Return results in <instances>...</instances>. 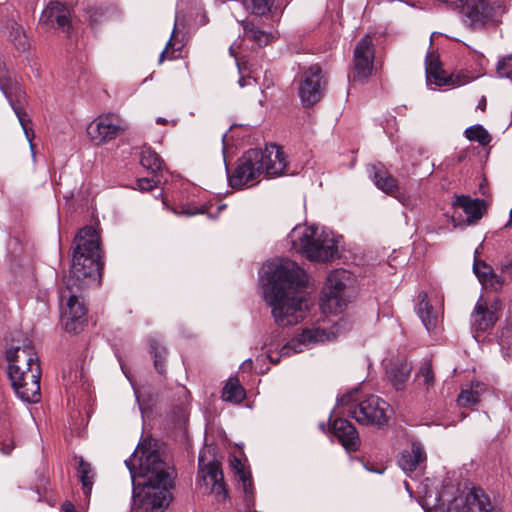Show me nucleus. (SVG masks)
<instances>
[{
    "label": "nucleus",
    "instance_id": "f257e3e1",
    "mask_svg": "<svg viewBox=\"0 0 512 512\" xmlns=\"http://www.w3.org/2000/svg\"><path fill=\"white\" fill-rule=\"evenodd\" d=\"M103 266L100 236L91 226L82 228L74 238L69 274L64 277L65 286L59 291L61 317L67 332L77 334L87 323L82 293L100 285Z\"/></svg>",
    "mask_w": 512,
    "mask_h": 512
},
{
    "label": "nucleus",
    "instance_id": "f03ea898",
    "mask_svg": "<svg viewBox=\"0 0 512 512\" xmlns=\"http://www.w3.org/2000/svg\"><path fill=\"white\" fill-rule=\"evenodd\" d=\"M266 274L269 282L265 298L272 308L275 323L283 327L299 323L308 310L302 291L307 282L305 271L296 262L281 259L275 265L269 264Z\"/></svg>",
    "mask_w": 512,
    "mask_h": 512
},
{
    "label": "nucleus",
    "instance_id": "7ed1b4c3",
    "mask_svg": "<svg viewBox=\"0 0 512 512\" xmlns=\"http://www.w3.org/2000/svg\"><path fill=\"white\" fill-rule=\"evenodd\" d=\"M133 481L134 512H163L171 499L174 471L161 459L157 451L145 453L136 476L132 460L125 461Z\"/></svg>",
    "mask_w": 512,
    "mask_h": 512
},
{
    "label": "nucleus",
    "instance_id": "20e7f679",
    "mask_svg": "<svg viewBox=\"0 0 512 512\" xmlns=\"http://www.w3.org/2000/svg\"><path fill=\"white\" fill-rule=\"evenodd\" d=\"M287 160L282 149L276 144H269L265 149H250L236 162L228 181L232 188L240 189L256 180L262 174L268 177L281 176L285 173Z\"/></svg>",
    "mask_w": 512,
    "mask_h": 512
},
{
    "label": "nucleus",
    "instance_id": "39448f33",
    "mask_svg": "<svg viewBox=\"0 0 512 512\" xmlns=\"http://www.w3.org/2000/svg\"><path fill=\"white\" fill-rule=\"evenodd\" d=\"M292 248L310 261L330 262L339 256L337 240L317 226H297L289 234Z\"/></svg>",
    "mask_w": 512,
    "mask_h": 512
},
{
    "label": "nucleus",
    "instance_id": "423d86ee",
    "mask_svg": "<svg viewBox=\"0 0 512 512\" xmlns=\"http://www.w3.org/2000/svg\"><path fill=\"white\" fill-rule=\"evenodd\" d=\"M337 406L343 409L342 413L354 418L361 425H387V410L389 405L377 396L371 395L363 400L358 398V390L342 395Z\"/></svg>",
    "mask_w": 512,
    "mask_h": 512
},
{
    "label": "nucleus",
    "instance_id": "0eeeda50",
    "mask_svg": "<svg viewBox=\"0 0 512 512\" xmlns=\"http://www.w3.org/2000/svg\"><path fill=\"white\" fill-rule=\"evenodd\" d=\"M455 11L459 13L462 23L472 31L499 25L507 12L504 2L500 0H461Z\"/></svg>",
    "mask_w": 512,
    "mask_h": 512
},
{
    "label": "nucleus",
    "instance_id": "6e6552de",
    "mask_svg": "<svg viewBox=\"0 0 512 512\" xmlns=\"http://www.w3.org/2000/svg\"><path fill=\"white\" fill-rule=\"evenodd\" d=\"M0 90L7 98L10 106L16 114L19 123L25 133V136L29 141L32 157L35 159V145L32 143L34 133L30 126L31 120L24 110V104L26 103V93L19 84L15 74L7 70L6 67L1 63Z\"/></svg>",
    "mask_w": 512,
    "mask_h": 512
},
{
    "label": "nucleus",
    "instance_id": "1a4fd4ad",
    "mask_svg": "<svg viewBox=\"0 0 512 512\" xmlns=\"http://www.w3.org/2000/svg\"><path fill=\"white\" fill-rule=\"evenodd\" d=\"M8 375L16 395L22 401L36 403L40 400V365H32L27 370H23L19 364L9 365Z\"/></svg>",
    "mask_w": 512,
    "mask_h": 512
},
{
    "label": "nucleus",
    "instance_id": "9d476101",
    "mask_svg": "<svg viewBox=\"0 0 512 512\" xmlns=\"http://www.w3.org/2000/svg\"><path fill=\"white\" fill-rule=\"evenodd\" d=\"M326 84L325 75L318 64L304 70L298 87V95L303 107L309 108L319 102L324 95Z\"/></svg>",
    "mask_w": 512,
    "mask_h": 512
},
{
    "label": "nucleus",
    "instance_id": "9b49d317",
    "mask_svg": "<svg viewBox=\"0 0 512 512\" xmlns=\"http://www.w3.org/2000/svg\"><path fill=\"white\" fill-rule=\"evenodd\" d=\"M500 274L494 272L493 268L485 261L475 258L473 272L479 282L487 290L499 292L504 285L512 282V258L505 257L499 263Z\"/></svg>",
    "mask_w": 512,
    "mask_h": 512
},
{
    "label": "nucleus",
    "instance_id": "f8f14e48",
    "mask_svg": "<svg viewBox=\"0 0 512 512\" xmlns=\"http://www.w3.org/2000/svg\"><path fill=\"white\" fill-rule=\"evenodd\" d=\"M349 273L345 270H334L326 280L322 291L321 306L324 311L337 313L346 305V286Z\"/></svg>",
    "mask_w": 512,
    "mask_h": 512
},
{
    "label": "nucleus",
    "instance_id": "ddd939ff",
    "mask_svg": "<svg viewBox=\"0 0 512 512\" xmlns=\"http://www.w3.org/2000/svg\"><path fill=\"white\" fill-rule=\"evenodd\" d=\"M375 47L369 35L364 36L356 44L353 51L351 79L353 82L364 83L372 75L374 69Z\"/></svg>",
    "mask_w": 512,
    "mask_h": 512
},
{
    "label": "nucleus",
    "instance_id": "4468645a",
    "mask_svg": "<svg viewBox=\"0 0 512 512\" xmlns=\"http://www.w3.org/2000/svg\"><path fill=\"white\" fill-rule=\"evenodd\" d=\"M126 129L124 121L114 113L103 114L87 126V135L92 143L101 145L115 139Z\"/></svg>",
    "mask_w": 512,
    "mask_h": 512
},
{
    "label": "nucleus",
    "instance_id": "2eb2a0df",
    "mask_svg": "<svg viewBox=\"0 0 512 512\" xmlns=\"http://www.w3.org/2000/svg\"><path fill=\"white\" fill-rule=\"evenodd\" d=\"M500 309L501 301L499 298L494 299L490 305L482 296L477 300L470 317L471 328L476 340L479 333H485L493 329L499 319L498 312Z\"/></svg>",
    "mask_w": 512,
    "mask_h": 512
},
{
    "label": "nucleus",
    "instance_id": "dca6fc26",
    "mask_svg": "<svg viewBox=\"0 0 512 512\" xmlns=\"http://www.w3.org/2000/svg\"><path fill=\"white\" fill-rule=\"evenodd\" d=\"M435 512H498L482 489L474 488L465 497L454 498L446 510Z\"/></svg>",
    "mask_w": 512,
    "mask_h": 512
},
{
    "label": "nucleus",
    "instance_id": "f3484780",
    "mask_svg": "<svg viewBox=\"0 0 512 512\" xmlns=\"http://www.w3.org/2000/svg\"><path fill=\"white\" fill-rule=\"evenodd\" d=\"M334 333L328 332L325 329L314 328L304 330L297 338L292 339L286 345H284L280 354L276 357L269 355V359L272 363L277 364L280 361V357H288L292 354L300 353L303 351V346L316 342L330 341L334 338Z\"/></svg>",
    "mask_w": 512,
    "mask_h": 512
},
{
    "label": "nucleus",
    "instance_id": "a211bd4d",
    "mask_svg": "<svg viewBox=\"0 0 512 512\" xmlns=\"http://www.w3.org/2000/svg\"><path fill=\"white\" fill-rule=\"evenodd\" d=\"M199 477L203 480L204 484L211 490V492L218 495L222 500L228 496L225 488L223 473L220 463L217 461L205 462L204 454L199 455Z\"/></svg>",
    "mask_w": 512,
    "mask_h": 512
},
{
    "label": "nucleus",
    "instance_id": "6ab92c4d",
    "mask_svg": "<svg viewBox=\"0 0 512 512\" xmlns=\"http://www.w3.org/2000/svg\"><path fill=\"white\" fill-rule=\"evenodd\" d=\"M39 24L46 30L57 27L68 33L71 28L70 10L61 2L52 1L42 12Z\"/></svg>",
    "mask_w": 512,
    "mask_h": 512
},
{
    "label": "nucleus",
    "instance_id": "aec40b11",
    "mask_svg": "<svg viewBox=\"0 0 512 512\" xmlns=\"http://www.w3.org/2000/svg\"><path fill=\"white\" fill-rule=\"evenodd\" d=\"M369 171L377 188L388 195L394 196L402 204H407L408 196L404 192L399 191L397 180L381 163L372 164Z\"/></svg>",
    "mask_w": 512,
    "mask_h": 512
},
{
    "label": "nucleus",
    "instance_id": "412c9836",
    "mask_svg": "<svg viewBox=\"0 0 512 512\" xmlns=\"http://www.w3.org/2000/svg\"><path fill=\"white\" fill-rule=\"evenodd\" d=\"M332 432L342 446L349 452L360 447V438L355 426L344 418H336L332 423Z\"/></svg>",
    "mask_w": 512,
    "mask_h": 512
},
{
    "label": "nucleus",
    "instance_id": "4be33fe9",
    "mask_svg": "<svg viewBox=\"0 0 512 512\" xmlns=\"http://www.w3.org/2000/svg\"><path fill=\"white\" fill-rule=\"evenodd\" d=\"M6 358L9 365L19 364L23 367V370H27V367L32 365H40L38 358L34 352L33 347L28 344L21 347H15L6 351Z\"/></svg>",
    "mask_w": 512,
    "mask_h": 512
},
{
    "label": "nucleus",
    "instance_id": "5701e85b",
    "mask_svg": "<svg viewBox=\"0 0 512 512\" xmlns=\"http://www.w3.org/2000/svg\"><path fill=\"white\" fill-rule=\"evenodd\" d=\"M426 453L420 444L412 443L410 450H404L400 453L398 464L405 472H413L416 468L425 462Z\"/></svg>",
    "mask_w": 512,
    "mask_h": 512
},
{
    "label": "nucleus",
    "instance_id": "b1692460",
    "mask_svg": "<svg viewBox=\"0 0 512 512\" xmlns=\"http://www.w3.org/2000/svg\"><path fill=\"white\" fill-rule=\"evenodd\" d=\"M425 68L427 81L433 82L437 86L450 85L452 79L447 77L445 71L441 68L438 55L430 52L426 55Z\"/></svg>",
    "mask_w": 512,
    "mask_h": 512
},
{
    "label": "nucleus",
    "instance_id": "393cba45",
    "mask_svg": "<svg viewBox=\"0 0 512 512\" xmlns=\"http://www.w3.org/2000/svg\"><path fill=\"white\" fill-rule=\"evenodd\" d=\"M415 309L427 331H434L438 324V315L428 301L427 294L425 292H420L418 294V303Z\"/></svg>",
    "mask_w": 512,
    "mask_h": 512
},
{
    "label": "nucleus",
    "instance_id": "a878e982",
    "mask_svg": "<svg viewBox=\"0 0 512 512\" xmlns=\"http://www.w3.org/2000/svg\"><path fill=\"white\" fill-rule=\"evenodd\" d=\"M453 205L462 208L467 215L468 222H474L482 218L485 203L481 199H471L469 196H456Z\"/></svg>",
    "mask_w": 512,
    "mask_h": 512
},
{
    "label": "nucleus",
    "instance_id": "bb28decb",
    "mask_svg": "<svg viewBox=\"0 0 512 512\" xmlns=\"http://www.w3.org/2000/svg\"><path fill=\"white\" fill-rule=\"evenodd\" d=\"M78 460V478L82 484V490L86 499L90 498L92 487L94 484L95 472L90 463L86 462L82 457Z\"/></svg>",
    "mask_w": 512,
    "mask_h": 512
},
{
    "label": "nucleus",
    "instance_id": "cd10ccee",
    "mask_svg": "<svg viewBox=\"0 0 512 512\" xmlns=\"http://www.w3.org/2000/svg\"><path fill=\"white\" fill-rule=\"evenodd\" d=\"M149 348L156 371L164 375L166 373L167 348L155 337L149 339Z\"/></svg>",
    "mask_w": 512,
    "mask_h": 512
},
{
    "label": "nucleus",
    "instance_id": "c85d7f7f",
    "mask_svg": "<svg viewBox=\"0 0 512 512\" xmlns=\"http://www.w3.org/2000/svg\"><path fill=\"white\" fill-rule=\"evenodd\" d=\"M411 372V365L407 362L394 364L389 372L391 382L397 391L403 390Z\"/></svg>",
    "mask_w": 512,
    "mask_h": 512
},
{
    "label": "nucleus",
    "instance_id": "c756f323",
    "mask_svg": "<svg viewBox=\"0 0 512 512\" xmlns=\"http://www.w3.org/2000/svg\"><path fill=\"white\" fill-rule=\"evenodd\" d=\"M222 398L232 403H240L245 398V390L237 378H230L222 391Z\"/></svg>",
    "mask_w": 512,
    "mask_h": 512
},
{
    "label": "nucleus",
    "instance_id": "7c9ffc66",
    "mask_svg": "<svg viewBox=\"0 0 512 512\" xmlns=\"http://www.w3.org/2000/svg\"><path fill=\"white\" fill-rule=\"evenodd\" d=\"M140 164L146 170L156 173L162 169L163 161L155 151L147 148L141 152Z\"/></svg>",
    "mask_w": 512,
    "mask_h": 512
},
{
    "label": "nucleus",
    "instance_id": "2f4dec72",
    "mask_svg": "<svg viewBox=\"0 0 512 512\" xmlns=\"http://www.w3.org/2000/svg\"><path fill=\"white\" fill-rule=\"evenodd\" d=\"M243 28L245 36L256 42L259 46H266L271 41L272 35L260 30L252 22H246Z\"/></svg>",
    "mask_w": 512,
    "mask_h": 512
},
{
    "label": "nucleus",
    "instance_id": "473e14b6",
    "mask_svg": "<svg viewBox=\"0 0 512 512\" xmlns=\"http://www.w3.org/2000/svg\"><path fill=\"white\" fill-rule=\"evenodd\" d=\"M464 134L468 140L475 141L481 146L488 145L492 140L489 132L480 124L467 128Z\"/></svg>",
    "mask_w": 512,
    "mask_h": 512
},
{
    "label": "nucleus",
    "instance_id": "72a5a7b5",
    "mask_svg": "<svg viewBox=\"0 0 512 512\" xmlns=\"http://www.w3.org/2000/svg\"><path fill=\"white\" fill-rule=\"evenodd\" d=\"M243 3L252 13L263 16L270 12L274 0H243Z\"/></svg>",
    "mask_w": 512,
    "mask_h": 512
},
{
    "label": "nucleus",
    "instance_id": "f704fd0d",
    "mask_svg": "<svg viewBox=\"0 0 512 512\" xmlns=\"http://www.w3.org/2000/svg\"><path fill=\"white\" fill-rule=\"evenodd\" d=\"M496 72L499 77L512 81V55H507L498 60Z\"/></svg>",
    "mask_w": 512,
    "mask_h": 512
},
{
    "label": "nucleus",
    "instance_id": "c9c22d12",
    "mask_svg": "<svg viewBox=\"0 0 512 512\" xmlns=\"http://www.w3.org/2000/svg\"><path fill=\"white\" fill-rule=\"evenodd\" d=\"M479 396L478 393L473 390H463L458 398L457 403L460 407H469L478 402Z\"/></svg>",
    "mask_w": 512,
    "mask_h": 512
},
{
    "label": "nucleus",
    "instance_id": "e433bc0d",
    "mask_svg": "<svg viewBox=\"0 0 512 512\" xmlns=\"http://www.w3.org/2000/svg\"><path fill=\"white\" fill-rule=\"evenodd\" d=\"M174 34H175V29L173 30L172 36L169 39V41L167 42L165 49L161 52V54L159 56V63H162L165 59H174V58H176L174 53L176 51H179L182 48V45H179V46L175 47L176 43L174 42V39H173L174 38Z\"/></svg>",
    "mask_w": 512,
    "mask_h": 512
},
{
    "label": "nucleus",
    "instance_id": "4c0bfd02",
    "mask_svg": "<svg viewBox=\"0 0 512 512\" xmlns=\"http://www.w3.org/2000/svg\"><path fill=\"white\" fill-rule=\"evenodd\" d=\"M418 377L423 378V383L426 388H429L434 383V374L430 361H425L419 369Z\"/></svg>",
    "mask_w": 512,
    "mask_h": 512
},
{
    "label": "nucleus",
    "instance_id": "58836bf2",
    "mask_svg": "<svg viewBox=\"0 0 512 512\" xmlns=\"http://www.w3.org/2000/svg\"><path fill=\"white\" fill-rule=\"evenodd\" d=\"M233 462H234L233 466H234V468L236 469V472H237V474H238V476H239V479H240V480L242 481V483H243V486H244V490H245V492L247 493V491H248V486H250V485H251V478H250V476H249V475H247V474H246V472L244 471L243 466H242V464H241V462H240V460H239V459L234 458V461H233Z\"/></svg>",
    "mask_w": 512,
    "mask_h": 512
},
{
    "label": "nucleus",
    "instance_id": "ea45409f",
    "mask_svg": "<svg viewBox=\"0 0 512 512\" xmlns=\"http://www.w3.org/2000/svg\"><path fill=\"white\" fill-rule=\"evenodd\" d=\"M158 182H159V180H156L154 177L153 178H147V177L139 178L136 181V188L139 189L140 191H150L151 189H153L154 187H156L158 185Z\"/></svg>",
    "mask_w": 512,
    "mask_h": 512
},
{
    "label": "nucleus",
    "instance_id": "a19ab883",
    "mask_svg": "<svg viewBox=\"0 0 512 512\" xmlns=\"http://www.w3.org/2000/svg\"><path fill=\"white\" fill-rule=\"evenodd\" d=\"M13 43L17 50L25 51L29 47L28 39L24 34H19V36H13Z\"/></svg>",
    "mask_w": 512,
    "mask_h": 512
},
{
    "label": "nucleus",
    "instance_id": "79ce46f5",
    "mask_svg": "<svg viewBox=\"0 0 512 512\" xmlns=\"http://www.w3.org/2000/svg\"><path fill=\"white\" fill-rule=\"evenodd\" d=\"M179 211H176V214H183L187 216H193L199 213H202V210L196 206H192L190 204H185L179 207Z\"/></svg>",
    "mask_w": 512,
    "mask_h": 512
},
{
    "label": "nucleus",
    "instance_id": "37998d69",
    "mask_svg": "<svg viewBox=\"0 0 512 512\" xmlns=\"http://www.w3.org/2000/svg\"><path fill=\"white\" fill-rule=\"evenodd\" d=\"M87 14H88V17H89V21L92 24L97 23L98 22V18L103 16V13H102V11L100 9L93 8V7L87 9Z\"/></svg>",
    "mask_w": 512,
    "mask_h": 512
},
{
    "label": "nucleus",
    "instance_id": "c03bdc74",
    "mask_svg": "<svg viewBox=\"0 0 512 512\" xmlns=\"http://www.w3.org/2000/svg\"><path fill=\"white\" fill-rule=\"evenodd\" d=\"M15 448V444L12 440L4 441L0 443V452L4 455H10Z\"/></svg>",
    "mask_w": 512,
    "mask_h": 512
},
{
    "label": "nucleus",
    "instance_id": "a18cd8bd",
    "mask_svg": "<svg viewBox=\"0 0 512 512\" xmlns=\"http://www.w3.org/2000/svg\"><path fill=\"white\" fill-rule=\"evenodd\" d=\"M253 82H255V79L251 78V77H245V76H241L238 83L241 87H244V86H247V85H251Z\"/></svg>",
    "mask_w": 512,
    "mask_h": 512
},
{
    "label": "nucleus",
    "instance_id": "49530a36",
    "mask_svg": "<svg viewBox=\"0 0 512 512\" xmlns=\"http://www.w3.org/2000/svg\"><path fill=\"white\" fill-rule=\"evenodd\" d=\"M11 36H19V34H24V31L22 30V28L17 24V23H14L11 25Z\"/></svg>",
    "mask_w": 512,
    "mask_h": 512
},
{
    "label": "nucleus",
    "instance_id": "de8ad7c7",
    "mask_svg": "<svg viewBox=\"0 0 512 512\" xmlns=\"http://www.w3.org/2000/svg\"><path fill=\"white\" fill-rule=\"evenodd\" d=\"M64 512H77L75 506L71 502H64L62 505Z\"/></svg>",
    "mask_w": 512,
    "mask_h": 512
},
{
    "label": "nucleus",
    "instance_id": "09e8293b",
    "mask_svg": "<svg viewBox=\"0 0 512 512\" xmlns=\"http://www.w3.org/2000/svg\"><path fill=\"white\" fill-rule=\"evenodd\" d=\"M478 108H480L481 110H484L486 108V99L485 98H482V100L479 102Z\"/></svg>",
    "mask_w": 512,
    "mask_h": 512
},
{
    "label": "nucleus",
    "instance_id": "8fccbe9b",
    "mask_svg": "<svg viewBox=\"0 0 512 512\" xmlns=\"http://www.w3.org/2000/svg\"><path fill=\"white\" fill-rule=\"evenodd\" d=\"M319 428L321 431H323L324 433H326L328 431V428H327V425L324 423V422H321L319 424Z\"/></svg>",
    "mask_w": 512,
    "mask_h": 512
},
{
    "label": "nucleus",
    "instance_id": "3c124183",
    "mask_svg": "<svg viewBox=\"0 0 512 512\" xmlns=\"http://www.w3.org/2000/svg\"><path fill=\"white\" fill-rule=\"evenodd\" d=\"M156 122L158 124H166L167 120L165 118L159 117V118H157Z\"/></svg>",
    "mask_w": 512,
    "mask_h": 512
},
{
    "label": "nucleus",
    "instance_id": "603ef678",
    "mask_svg": "<svg viewBox=\"0 0 512 512\" xmlns=\"http://www.w3.org/2000/svg\"><path fill=\"white\" fill-rule=\"evenodd\" d=\"M242 366H243V367H245V366H249V367H251V366H252V361H251V359H247V360L242 364Z\"/></svg>",
    "mask_w": 512,
    "mask_h": 512
},
{
    "label": "nucleus",
    "instance_id": "864d4df0",
    "mask_svg": "<svg viewBox=\"0 0 512 512\" xmlns=\"http://www.w3.org/2000/svg\"><path fill=\"white\" fill-rule=\"evenodd\" d=\"M508 226H512V209L510 210V219L508 221V223L506 224V227Z\"/></svg>",
    "mask_w": 512,
    "mask_h": 512
},
{
    "label": "nucleus",
    "instance_id": "5fc2aeb1",
    "mask_svg": "<svg viewBox=\"0 0 512 512\" xmlns=\"http://www.w3.org/2000/svg\"><path fill=\"white\" fill-rule=\"evenodd\" d=\"M237 64H238L239 72L242 73V64L240 62H238Z\"/></svg>",
    "mask_w": 512,
    "mask_h": 512
}]
</instances>
